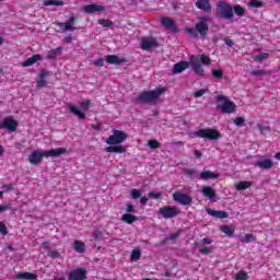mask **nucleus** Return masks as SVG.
Wrapping results in <instances>:
<instances>
[{
  "instance_id": "obj_52",
  "label": "nucleus",
  "mask_w": 280,
  "mask_h": 280,
  "mask_svg": "<svg viewBox=\"0 0 280 280\" xmlns=\"http://www.w3.org/2000/svg\"><path fill=\"white\" fill-rule=\"evenodd\" d=\"M246 120L244 119V118H242V117H236L235 119H234V124H235V126H238L240 128H242V126H244V122H245Z\"/></svg>"
},
{
  "instance_id": "obj_37",
  "label": "nucleus",
  "mask_w": 280,
  "mask_h": 280,
  "mask_svg": "<svg viewBox=\"0 0 280 280\" xmlns=\"http://www.w3.org/2000/svg\"><path fill=\"white\" fill-rule=\"evenodd\" d=\"M241 242H243V244H250V242H257V237L253 234H245Z\"/></svg>"
},
{
  "instance_id": "obj_45",
  "label": "nucleus",
  "mask_w": 280,
  "mask_h": 280,
  "mask_svg": "<svg viewBox=\"0 0 280 280\" xmlns=\"http://www.w3.org/2000/svg\"><path fill=\"white\" fill-rule=\"evenodd\" d=\"M262 5H264V2L259 0H252L249 2V8H261Z\"/></svg>"
},
{
  "instance_id": "obj_6",
  "label": "nucleus",
  "mask_w": 280,
  "mask_h": 280,
  "mask_svg": "<svg viewBox=\"0 0 280 280\" xmlns=\"http://www.w3.org/2000/svg\"><path fill=\"white\" fill-rule=\"evenodd\" d=\"M217 102H223V104L220 105L219 108L221 113L225 115H231L232 113H235V108H237V106L232 101H229V98H226V96L224 95H218Z\"/></svg>"
},
{
  "instance_id": "obj_59",
  "label": "nucleus",
  "mask_w": 280,
  "mask_h": 280,
  "mask_svg": "<svg viewBox=\"0 0 280 280\" xmlns=\"http://www.w3.org/2000/svg\"><path fill=\"white\" fill-rule=\"evenodd\" d=\"M3 189H5V191H14V185L13 184H7L3 186Z\"/></svg>"
},
{
  "instance_id": "obj_26",
  "label": "nucleus",
  "mask_w": 280,
  "mask_h": 280,
  "mask_svg": "<svg viewBox=\"0 0 280 280\" xmlns=\"http://www.w3.org/2000/svg\"><path fill=\"white\" fill-rule=\"evenodd\" d=\"M47 75H49L48 71L40 72L39 79L37 80V89H43L47 85Z\"/></svg>"
},
{
  "instance_id": "obj_8",
  "label": "nucleus",
  "mask_w": 280,
  "mask_h": 280,
  "mask_svg": "<svg viewBox=\"0 0 280 280\" xmlns=\"http://www.w3.org/2000/svg\"><path fill=\"white\" fill-rule=\"evenodd\" d=\"M198 20L199 22L195 25L196 32L201 38H207L209 34V16H200Z\"/></svg>"
},
{
  "instance_id": "obj_11",
  "label": "nucleus",
  "mask_w": 280,
  "mask_h": 280,
  "mask_svg": "<svg viewBox=\"0 0 280 280\" xmlns=\"http://www.w3.org/2000/svg\"><path fill=\"white\" fill-rule=\"evenodd\" d=\"M54 25L59 27L61 32H75V16H70L69 20L65 23L62 22H54Z\"/></svg>"
},
{
  "instance_id": "obj_1",
  "label": "nucleus",
  "mask_w": 280,
  "mask_h": 280,
  "mask_svg": "<svg viewBox=\"0 0 280 280\" xmlns=\"http://www.w3.org/2000/svg\"><path fill=\"white\" fill-rule=\"evenodd\" d=\"M62 154H67V149L57 148V149H50L44 152L33 151L28 156V161L32 165H38V163L43 161L44 156L46 159H49V156H62Z\"/></svg>"
},
{
  "instance_id": "obj_57",
  "label": "nucleus",
  "mask_w": 280,
  "mask_h": 280,
  "mask_svg": "<svg viewBox=\"0 0 280 280\" xmlns=\"http://www.w3.org/2000/svg\"><path fill=\"white\" fill-rule=\"evenodd\" d=\"M126 212L127 213H135V205L128 203L126 207Z\"/></svg>"
},
{
  "instance_id": "obj_48",
  "label": "nucleus",
  "mask_w": 280,
  "mask_h": 280,
  "mask_svg": "<svg viewBox=\"0 0 280 280\" xmlns=\"http://www.w3.org/2000/svg\"><path fill=\"white\" fill-rule=\"evenodd\" d=\"M180 233H183V231L178 230L176 233L170 234L168 240H171V242H175V240H178V237H180Z\"/></svg>"
},
{
  "instance_id": "obj_20",
  "label": "nucleus",
  "mask_w": 280,
  "mask_h": 280,
  "mask_svg": "<svg viewBox=\"0 0 280 280\" xmlns=\"http://www.w3.org/2000/svg\"><path fill=\"white\" fill-rule=\"evenodd\" d=\"M187 69H189V61H179L173 66V73H183Z\"/></svg>"
},
{
  "instance_id": "obj_64",
  "label": "nucleus",
  "mask_w": 280,
  "mask_h": 280,
  "mask_svg": "<svg viewBox=\"0 0 280 280\" xmlns=\"http://www.w3.org/2000/svg\"><path fill=\"white\" fill-rule=\"evenodd\" d=\"M71 40H73V38L71 37V35H69V36L65 37L63 43L69 44V43H71Z\"/></svg>"
},
{
  "instance_id": "obj_17",
  "label": "nucleus",
  "mask_w": 280,
  "mask_h": 280,
  "mask_svg": "<svg viewBox=\"0 0 280 280\" xmlns=\"http://www.w3.org/2000/svg\"><path fill=\"white\" fill-rule=\"evenodd\" d=\"M206 211L208 215H211L212 218H218L219 220H224L225 218H229V213H226V211L213 210L211 208H207Z\"/></svg>"
},
{
  "instance_id": "obj_38",
  "label": "nucleus",
  "mask_w": 280,
  "mask_h": 280,
  "mask_svg": "<svg viewBox=\"0 0 280 280\" xmlns=\"http://www.w3.org/2000/svg\"><path fill=\"white\" fill-rule=\"evenodd\" d=\"M130 259L131 261H139V259H141V249H133Z\"/></svg>"
},
{
  "instance_id": "obj_13",
  "label": "nucleus",
  "mask_w": 280,
  "mask_h": 280,
  "mask_svg": "<svg viewBox=\"0 0 280 280\" xmlns=\"http://www.w3.org/2000/svg\"><path fill=\"white\" fill-rule=\"evenodd\" d=\"M159 47V42L154 37H145L141 40V49L143 51H150V49H156Z\"/></svg>"
},
{
  "instance_id": "obj_36",
  "label": "nucleus",
  "mask_w": 280,
  "mask_h": 280,
  "mask_svg": "<svg viewBox=\"0 0 280 280\" xmlns=\"http://www.w3.org/2000/svg\"><path fill=\"white\" fill-rule=\"evenodd\" d=\"M233 11L235 12L236 16H244V14H246V9L240 4L235 5Z\"/></svg>"
},
{
  "instance_id": "obj_3",
  "label": "nucleus",
  "mask_w": 280,
  "mask_h": 280,
  "mask_svg": "<svg viewBox=\"0 0 280 280\" xmlns=\"http://www.w3.org/2000/svg\"><path fill=\"white\" fill-rule=\"evenodd\" d=\"M217 14L218 16H220V19H225L226 21H231V19H233L234 16L233 7L224 0L218 1Z\"/></svg>"
},
{
  "instance_id": "obj_15",
  "label": "nucleus",
  "mask_w": 280,
  "mask_h": 280,
  "mask_svg": "<svg viewBox=\"0 0 280 280\" xmlns=\"http://www.w3.org/2000/svg\"><path fill=\"white\" fill-rule=\"evenodd\" d=\"M106 10V8H104V5H100V4H86L83 8V11L85 12V14H93L95 12H104Z\"/></svg>"
},
{
  "instance_id": "obj_47",
  "label": "nucleus",
  "mask_w": 280,
  "mask_h": 280,
  "mask_svg": "<svg viewBox=\"0 0 280 280\" xmlns=\"http://www.w3.org/2000/svg\"><path fill=\"white\" fill-rule=\"evenodd\" d=\"M131 197L133 198V200H138V198H141V190L133 188L131 190Z\"/></svg>"
},
{
  "instance_id": "obj_63",
  "label": "nucleus",
  "mask_w": 280,
  "mask_h": 280,
  "mask_svg": "<svg viewBox=\"0 0 280 280\" xmlns=\"http://www.w3.org/2000/svg\"><path fill=\"white\" fill-rule=\"evenodd\" d=\"M186 174H187V176H194V174H196V171H194V168H188L186 171Z\"/></svg>"
},
{
  "instance_id": "obj_2",
  "label": "nucleus",
  "mask_w": 280,
  "mask_h": 280,
  "mask_svg": "<svg viewBox=\"0 0 280 280\" xmlns=\"http://www.w3.org/2000/svg\"><path fill=\"white\" fill-rule=\"evenodd\" d=\"M165 91V88L144 91L139 94L136 102L137 104H150L151 106H154Z\"/></svg>"
},
{
  "instance_id": "obj_60",
  "label": "nucleus",
  "mask_w": 280,
  "mask_h": 280,
  "mask_svg": "<svg viewBox=\"0 0 280 280\" xmlns=\"http://www.w3.org/2000/svg\"><path fill=\"white\" fill-rule=\"evenodd\" d=\"M224 43L228 47H233V39L225 37L224 38Z\"/></svg>"
},
{
  "instance_id": "obj_4",
  "label": "nucleus",
  "mask_w": 280,
  "mask_h": 280,
  "mask_svg": "<svg viewBox=\"0 0 280 280\" xmlns=\"http://www.w3.org/2000/svg\"><path fill=\"white\" fill-rule=\"evenodd\" d=\"M195 137L208 139L209 141H218V139H222V133L217 129L207 128L197 130Z\"/></svg>"
},
{
  "instance_id": "obj_32",
  "label": "nucleus",
  "mask_w": 280,
  "mask_h": 280,
  "mask_svg": "<svg viewBox=\"0 0 280 280\" xmlns=\"http://www.w3.org/2000/svg\"><path fill=\"white\" fill-rule=\"evenodd\" d=\"M60 51H62V47H57L55 49L49 50L46 56L47 60H54L58 56V54H60Z\"/></svg>"
},
{
  "instance_id": "obj_46",
  "label": "nucleus",
  "mask_w": 280,
  "mask_h": 280,
  "mask_svg": "<svg viewBox=\"0 0 280 280\" xmlns=\"http://www.w3.org/2000/svg\"><path fill=\"white\" fill-rule=\"evenodd\" d=\"M148 196H149V198H150L151 200H159V198H161V196H163V194L150 191V192L148 194Z\"/></svg>"
},
{
  "instance_id": "obj_21",
  "label": "nucleus",
  "mask_w": 280,
  "mask_h": 280,
  "mask_svg": "<svg viewBox=\"0 0 280 280\" xmlns=\"http://www.w3.org/2000/svg\"><path fill=\"white\" fill-rule=\"evenodd\" d=\"M43 60V56L40 55H33L32 57L27 58L22 62V67H32L33 65H36V62Z\"/></svg>"
},
{
  "instance_id": "obj_16",
  "label": "nucleus",
  "mask_w": 280,
  "mask_h": 280,
  "mask_svg": "<svg viewBox=\"0 0 280 280\" xmlns=\"http://www.w3.org/2000/svg\"><path fill=\"white\" fill-rule=\"evenodd\" d=\"M105 152H109L110 154H124L126 152V147L120 144H109L105 148Z\"/></svg>"
},
{
  "instance_id": "obj_39",
  "label": "nucleus",
  "mask_w": 280,
  "mask_h": 280,
  "mask_svg": "<svg viewBox=\"0 0 280 280\" xmlns=\"http://www.w3.org/2000/svg\"><path fill=\"white\" fill-rule=\"evenodd\" d=\"M224 75V70L222 69H213L212 70V78L215 80H222V77Z\"/></svg>"
},
{
  "instance_id": "obj_49",
  "label": "nucleus",
  "mask_w": 280,
  "mask_h": 280,
  "mask_svg": "<svg viewBox=\"0 0 280 280\" xmlns=\"http://www.w3.org/2000/svg\"><path fill=\"white\" fill-rule=\"evenodd\" d=\"M207 94V89H200L195 91L194 93V97L198 98V97H202V95Z\"/></svg>"
},
{
  "instance_id": "obj_5",
  "label": "nucleus",
  "mask_w": 280,
  "mask_h": 280,
  "mask_svg": "<svg viewBox=\"0 0 280 280\" xmlns=\"http://www.w3.org/2000/svg\"><path fill=\"white\" fill-rule=\"evenodd\" d=\"M126 139H128V133H126L125 131H121L119 129H114L113 135H110L106 139V143H107V145H119V144L124 143V141H126Z\"/></svg>"
},
{
  "instance_id": "obj_58",
  "label": "nucleus",
  "mask_w": 280,
  "mask_h": 280,
  "mask_svg": "<svg viewBox=\"0 0 280 280\" xmlns=\"http://www.w3.org/2000/svg\"><path fill=\"white\" fill-rule=\"evenodd\" d=\"M94 67H104V59L98 58L94 61Z\"/></svg>"
},
{
  "instance_id": "obj_41",
  "label": "nucleus",
  "mask_w": 280,
  "mask_h": 280,
  "mask_svg": "<svg viewBox=\"0 0 280 280\" xmlns=\"http://www.w3.org/2000/svg\"><path fill=\"white\" fill-rule=\"evenodd\" d=\"M98 25H102L103 27H113L114 23L110 20L100 19Z\"/></svg>"
},
{
  "instance_id": "obj_42",
  "label": "nucleus",
  "mask_w": 280,
  "mask_h": 280,
  "mask_svg": "<svg viewBox=\"0 0 280 280\" xmlns=\"http://www.w3.org/2000/svg\"><path fill=\"white\" fill-rule=\"evenodd\" d=\"M248 279V272L241 270L236 273L235 280H247Z\"/></svg>"
},
{
  "instance_id": "obj_31",
  "label": "nucleus",
  "mask_w": 280,
  "mask_h": 280,
  "mask_svg": "<svg viewBox=\"0 0 280 280\" xmlns=\"http://www.w3.org/2000/svg\"><path fill=\"white\" fill-rule=\"evenodd\" d=\"M73 248L75 253H84V250H86V245L82 241H74Z\"/></svg>"
},
{
  "instance_id": "obj_18",
  "label": "nucleus",
  "mask_w": 280,
  "mask_h": 280,
  "mask_svg": "<svg viewBox=\"0 0 280 280\" xmlns=\"http://www.w3.org/2000/svg\"><path fill=\"white\" fill-rule=\"evenodd\" d=\"M200 180H215L220 178V174L214 173L212 171H203L199 175Z\"/></svg>"
},
{
  "instance_id": "obj_30",
  "label": "nucleus",
  "mask_w": 280,
  "mask_h": 280,
  "mask_svg": "<svg viewBox=\"0 0 280 280\" xmlns=\"http://www.w3.org/2000/svg\"><path fill=\"white\" fill-rule=\"evenodd\" d=\"M105 60L107 65H121L124 62V59H119L117 55H108Z\"/></svg>"
},
{
  "instance_id": "obj_50",
  "label": "nucleus",
  "mask_w": 280,
  "mask_h": 280,
  "mask_svg": "<svg viewBox=\"0 0 280 280\" xmlns=\"http://www.w3.org/2000/svg\"><path fill=\"white\" fill-rule=\"evenodd\" d=\"M48 257H51V259H58V257H60V253L56 249L49 250Z\"/></svg>"
},
{
  "instance_id": "obj_25",
  "label": "nucleus",
  "mask_w": 280,
  "mask_h": 280,
  "mask_svg": "<svg viewBox=\"0 0 280 280\" xmlns=\"http://www.w3.org/2000/svg\"><path fill=\"white\" fill-rule=\"evenodd\" d=\"M15 278L21 280V279H26V280H38V276L36 273H32L30 271L26 272H19L15 275Z\"/></svg>"
},
{
  "instance_id": "obj_24",
  "label": "nucleus",
  "mask_w": 280,
  "mask_h": 280,
  "mask_svg": "<svg viewBox=\"0 0 280 280\" xmlns=\"http://www.w3.org/2000/svg\"><path fill=\"white\" fill-rule=\"evenodd\" d=\"M196 7L203 12H211V2L209 0H198Z\"/></svg>"
},
{
  "instance_id": "obj_55",
  "label": "nucleus",
  "mask_w": 280,
  "mask_h": 280,
  "mask_svg": "<svg viewBox=\"0 0 280 280\" xmlns=\"http://www.w3.org/2000/svg\"><path fill=\"white\" fill-rule=\"evenodd\" d=\"M211 250L212 249L210 247H203V248L199 249V253L201 255H209V254H211Z\"/></svg>"
},
{
  "instance_id": "obj_14",
  "label": "nucleus",
  "mask_w": 280,
  "mask_h": 280,
  "mask_svg": "<svg viewBox=\"0 0 280 280\" xmlns=\"http://www.w3.org/2000/svg\"><path fill=\"white\" fill-rule=\"evenodd\" d=\"M190 65L194 69L195 74H197L199 78H203L205 75V69H202V66L200 65V59L196 56L190 57Z\"/></svg>"
},
{
  "instance_id": "obj_29",
  "label": "nucleus",
  "mask_w": 280,
  "mask_h": 280,
  "mask_svg": "<svg viewBox=\"0 0 280 280\" xmlns=\"http://www.w3.org/2000/svg\"><path fill=\"white\" fill-rule=\"evenodd\" d=\"M139 218L132 213H125L121 217V221L125 222L126 224H135Z\"/></svg>"
},
{
  "instance_id": "obj_33",
  "label": "nucleus",
  "mask_w": 280,
  "mask_h": 280,
  "mask_svg": "<svg viewBox=\"0 0 280 280\" xmlns=\"http://www.w3.org/2000/svg\"><path fill=\"white\" fill-rule=\"evenodd\" d=\"M44 5H46V8H49L50 5H65V1L62 0H45L44 1Z\"/></svg>"
},
{
  "instance_id": "obj_7",
  "label": "nucleus",
  "mask_w": 280,
  "mask_h": 280,
  "mask_svg": "<svg viewBox=\"0 0 280 280\" xmlns=\"http://www.w3.org/2000/svg\"><path fill=\"white\" fill-rule=\"evenodd\" d=\"M158 213L162 215L164 220H172V218L180 215V209L176 206H164L159 209Z\"/></svg>"
},
{
  "instance_id": "obj_44",
  "label": "nucleus",
  "mask_w": 280,
  "mask_h": 280,
  "mask_svg": "<svg viewBox=\"0 0 280 280\" xmlns=\"http://www.w3.org/2000/svg\"><path fill=\"white\" fill-rule=\"evenodd\" d=\"M209 244H213V240L209 237L202 238L199 243H196L197 246H207Z\"/></svg>"
},
{
  "instance_id": "obj_10",
  "label": "nucleus",
  "mask_w": 280,
  "mask_h": 280,
  "mask_svg": "<svg viewBox=\"0 0 280 280\" xmlns=\"http://www.w3.org/2000/svg\"><path fill=\"white\" fill-rule=\"evenodd\" d=\"M16 128H19V121L14 120L12 116H8L0 121V130H9V132H16Z\"/></svg>"
},
{
  "instance_id": "obj_19",
  "label": "nucleus",
  "mask_w": 280,
  "mask_h": 280,
  "mask_svg": "<svg viewBox=\"0 0 280 280\" xmlns=\"http://www.w3.org/2000/svg\"><path fill=\"white\" fill-rule=\"evenodd\" d=\"M272 165H275V162L270 159H262L256 162V167H259V170H270Z\"/></svg>"
},
{
  "instance_id": "obj_56",
  "label": "nucleus",
  "mask_w": 280,
  "mask_h": 280,
  "mask_svg": "<svg viewBox=\"0 0 280 280\" xmlns=\"http://www.w3.org/2000/svg\"><path fill=\"white\" fill-rule=\"evenodd\" d=\"M250 75H266V71L264 70H253Z\"/></svg>"
},
{
  "instance_id": "obj_51",
  "label": "nucleus",
  "mask_w": 280,
  "mask_h": 280,
  "mask_svg": "<svg viewBox=\"0 0 280 280\" xmlns=\"http://www.w3.org/2000/svg\"><path fill=\"white\" fill-rule=\"evenodd\" d=\"M186 32L187 34H190V36H192L194 38L198 37V31H196V27L195 28L187 27Z\"/></svg>"
},
{
  "instance_id": "obj_61",
  "label": "nucleus",
  "mask_w": 280,
  "mask_h": 280,
  "mask_svg": "<svg viewBox=\"0 0 280 280\" xmlns=\"http://www.w3.org/2000/svg\"><path fill=\"white\" fill-rule=\"evenodd\" d=\"M8 209H10V206H7V205L0 206V213H3V211H8Z\"/></svg>"
},
{
  "instance_id": "obj_23",
  "label": "nucleus",
  "mask_w": 280,
  "mask_h": 280,
  "mask_svg": "<svg viewBox=\"0 0 280 280\" xmlns=\"http://www.w3.org/2000/svg\"><path fill=\"white\" fill-rule=\"evenodd\" d=\"M161 23L163 27H166V30H174L176 32V22L170 18H161Z\"/></svg>"
},
{
  "instance_id": "obj_12",
  "label": "nucleus",
  "mask_w": 280,
  "mask_h": 280,
  "mask_svg": "<svg viewBox=\"0 0 280 280\" xmlns=\"http://www.w3.org/2000/svg\"><path fill=\"white\" fill-rule=\"evenodd\" d=\"M89 271L86 268H77L69 272L68 280H86Z\"/></svg>"
},
{
  "instance_id": "obj_9",
  "label": "nucleus",
  "mask_w": 280,
  "mask_h": 280,
  "mask_svg": "<svg viewBox=\"0 0 280 280\" xmlns=\"http://www.w3.org/2000/svg\"><path fill=\"white\" fill-rule=\"evenodd\" d=\"M173 200L183 207H191V205H194V199H191V196L180 191H175L173 194Z\"/></svg>"
},
{
  "instance_id": "obj_35",
  "label": "nucleus",
  "mask_w": 280,
  "mask_h": 280,
  "mask_svg": "<svg viewBox=\"0 0 280 280\" xmlns=\"http://www.w3.org/2000/svg\"><path fill=\"white\" fill-rule=\"evenodd\" d=\"M268 58H270V54L261 52L258 56H254L253 60H255L256 62H264V60H268Z\"/></svg>"
},
{
  "instance_id": "obj_53",
  "label": "nucleus",
  "mask_w": 280,
  "mask_h": 280,
  "mask_svg": "<svg viewBox=\"0 0 280 280\" xmlns=\"http://www.w3.org/2000/svg\"><path fill=\"white\" fill-rule=\"evenodd\" d=\"M0 233L1 235H8V226H5V223L0 221Z\"/></svg>"
},
{
  "instance_id": "obj_28",
  "label": "nucleus",
  "mask_w": 280,
  "mask_h": 280,
  "mask_svg": "<svg viewBox=\"0 0 280 280\" xmlns=\"http://www.w3.org/2000/svg\"><path fill=\"white\" fill-rule=\"evenodd\" d=\"M201 194L202 196L209 198L210 200H213V198H215V190H213V188H211L210 186L203 187L201 189Z\"/></svg>"
},
{
  "instance_id": "obj_22",
  "label": "nucleus",
  "mask_w": 280,
  "mask_h": 280,
  "mask_svg": "<svg viewBox=\"0 0 280 280\" xmlns=\"http://www.w3.org/2000/svg\"><path fill=\"white\" fill-rule=\"evenodd\" d=\"M68 109L70 110V113L72 114V115H75V117H78V119H86V114L85 113H82L81 110H80V108H78L77 106H74V105H71V104H69L68 105Z\"/></svg>"
},
{
  "instance_id": "obj_54",
  "label": "nucleus",
  "mask_w": 280,
  "mask_h": 280,
  "mask_svg": "<svg viewBox=\"0 0 280 280\" xmlns=\"http://www.w3.org/2000/svg\"><path fill=\"white\" fill-rule=\"evenodd\" d=\"M90 106H91V101L89 100L81 103L82 110H89Z\"/></svg>"
},
{
  "instance_id": "obj_62",
  "label": "nucleus",
  "mask_w": 280,
  "mask_h": 280,
  "mask_svg": "<svg viewBox=\"0 0 280 280\" xmlns=\"http://www.w3.org/2000/svg\"><path fill=\"white\" fill-rule=\"evenodd\" d=\"M140 205H148V197H145V196L141 197Z\"/></svg>"
},
{
  "instance_id": "obj_43",
  "label": "nucleus",
  "mask_w": 280,
  "mask_h": 280,
  "mask_svg": "<svg viewBox=\"0 0 280 280\" xmlns=\"http://www.w3.org/2000/svg\"><path fill=\"white\" fill-rule=\"evenodd\" d=\"M200 62L201 65H206V67H209V65H211V57L207 55H201Z\"/></svg>"
},
{
  "instance_id": "obj_27",
  "label": "nucleus",
  "mask_w": 280,
  "mask_h": 280,
  "mask_svg": "<svg viewBox=\"0 0 280 280\" xmlns=\"http://www.w3.org/2000/svg\"><path fill=\"white\" fill-rule=\"evenodd\" d=\"M250 187H253V182L241 180L235 184V189L237 191H244L246 189H250Z\"/></svg>"
},
{
  "instance_id": "obj_40",
  "label": "nucleus",
  "mask_w": 280,
  "mask_h": 280,
  "mask_svg": "<svg viewBox=\"0 0 280 280\" xmlns=\"http://www.w3.org/2000/svg\"><path fill=\"white\" fill-rule=\"evenodd\" d=\"M148 145L151 148V150H156L158 148H161V142L155 139H151L148 141Z\"/></svg>"
},
{
  "instance_id": "obj_34",
  "label": "nucleus",
  "mask_w": 280,
  "mask_h": 280,
  "mask_svg": "<svg viewBox=\"0 0 280 280\" xmlns=\"http://www.w3.org/2000/svg\"><path fill=\"white\" fill-rule=\"evenodd\" d=\"M220 230L222 231V233H225L228 237H233V235L235 234V230L229 225L221 226Z\"/></svg>"
}]
</instances>
